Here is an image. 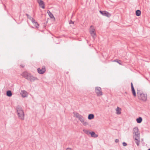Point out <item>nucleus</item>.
Here are the masks:
<instances>
[{
    "label": "nucleus",
    "mask_w": 150,
    "mask_h": 150,
    "mask_svg": "<svg viewBox=\"0 0 150 150\" xmlns=\"http://www.w3.org/2000/svg\"><path fill=\"white\" fill-rule=\"evenodd\" d=\"M16 110L19 119L22 120H24V114L21 107L19 105L17 106L16 107Z\"/></svg>",
    "instance_id": "f257e3e1"
},
{
    "label": "nucleus",
    "mask_w": 150,
    "mask_h": 150,
    "mask_svg": "<svg viewBox=\"0 0 150 150\" xmlns=\"http://www.w3.org/2000/svg\"><path fill=\"white\" fill-rule=\"evenodd\" d=\"M73 114H74V116L78 118L83 125L86 126L88 125V123L84 121V118L82 115L78 112H74Z\"/></svg>",
    "instance_id": "f03ea898"
},
{
    "label": "nucleus",
    "mask_w": 150,
    "mask_h": 150,
    "mask_svg": "<svg viewBox=\"0 0 150 150\" xmlns=\"http://www.w3.org/2000/svg\"><path fill=\"white\" fill-rule=\"evenodd\" d=\"M137 94L138 99L143 101H146L147 99V95L146 94H144L140 92L139 91L137 92Z\"/></svg>",
    "instance_id": "7ed1b4c3"
},
{
    "label": "nucleus",
    "mask_w": 150,
    "mask_h": 150,
    "mask_svg": "<svg viewBox=\"0 0 150 150\" xmlns=\"http://www.w3.org/2000/svg\"><path fill=\"white\" fill-rule=\"evenodd\" d=\"M95 91L98 96H100L103 95L102 89L100 87L98 86L95 87Z\"/></svg>",
    "instance_id": "20e7f679"
},
{
    "label": "nucleus",
    "mask_w": 150,
    "mask_h": 150,
    "mask_svg": "<svg viewBox=\"0 0 150 150\" xmlns=\"http://www.w3.org/2000/svg\"><path fill=\"white\" fill-rule=\"evenodd\" d=\"M133 134H134L133 137H140V133L138 128L137 127H134L133 130Z\"/></svg>",
    "instance_id": "39448f33"
},
{
    "label": "nucleus",
    "mask_w": 150,
    "mask_h": 150,
    "mask_svg": "<svg viewBox=\"0 0 150 150\" xmlns=\"http://www.w3.org/2000/svg\"><path fill=\"white\" fill-rule=\"evenodd\" d=\"M45 67L43 66L41 69L40 68H38L37 69V71L38 73L40 74H43L46 71Z\"/></svg>",
    "instance_id": "423d86ee"
},
{
    "label": "nucleus",
    "mask_w": 150,
    "mask_h": 150,
    "mask_svg": "<svg viewBox=\"0 0 150 150\" xmlns=\"http://www.w3.org/2000/svg\"><path fill=\"white\" fill-rule=\"evenodd\" d=\"M30 74H31L28 73L26 71H25L22 73L21 74V75L23 77L28 80V79H29L28 78L29 77V76L30 75Z\"/></svg>",
    "instance_id": "0eeeda50"
},
{
    "label": "nucleus",
    "mask_w": 150,
    "mask_h": 150,
    "mask_svg": "<svg viewBox=\"0 0 150 150\" xmlns=\"http://www.w3.org/2000/svg\"><path fill=\"white\" fill-rule=\"evenodd\" d=\"M29 79L28 80L30 81L31 82H34L35 80H38L37 78L33 76L31 74L29 77Z\"/></svg>",
    "instance_id": "6e6552de"
},
{
    "label": "nucleus",
    "mask_w": 150,
    "mask_h": 150,
    "mask_svg": "<svg viewBox=\"0 0 150 150\" xmlns=\"http://www.w3.org/2000/svg\"><path fill=\"white\" fill-rule=\"evenodd\" d=\"M37 1L39 4V6L42 8L44 9L45 8V4L43 1L42 0H37Z\"/></svg>",
    "instance_id": "1a4fd4ad"
},
{
    "label": "nucleus",
    "mask_w": 150,
    "mask_h": 150,
    "mask_svg": "<svg viewBox=\"0 0 150 150\" xmlns=\"http://www.w3.org/2000/svg\"><path fill=\"white\" fill-rule=\"evenodd\" d=\"M133 138L135 140V143L137 146H139V143L140 142V141L139 139H140V137H133Z\"/></svg>",
    "instance_id": "9d476101"
},
{
    "label": "nucleus",
    "mask_w": 150,
    "mask_h": 150,
    "mask_svg": "<svg viewBox=\"0 0 150 150\" xmlns=\"http://www.w3.org/2000/svg\"><path fill=\"white\" fill-rule=\"evenodd\" d=\"M21 94L23 97H25L27 96V92L25 91H22Z\"/></svg>",
    "instance_id": "9b49d317"
},
{
    "label": "nucleus",
    "mask_w": 150,
    "mask_h": 150,
    "mask_svg": "<svg viewBox=\"0 0 150 150\" xmlns=\"http://www.w3.org/2000/svg\"><path fill=\"white\" fill-rule=\"evenodd\" d=\"M90 134L91 135V137L93 138H96L98 136V135L96 134L95 132L93 131L91 132Z\"/></svg>",
    "instance_id": "f8f14e48"
},
{
    "label": "nucleus",
    "mask_w": 150,
    "mask_h": 150,
    "mask_svg": "<svg viewBox=\"0 0 150 150\" xmlns=\"http://www.w3.org/2000/svg\"><path fill=\"white\" fill-rule=\"evenodd\" d=\"M90 32L91 35L94 38V35H95L96 34L95 29H92L90 30Z\"/></svg>",
    "instance_id": "ddd939ff"
},
{
    "label": "nucleus",
    "mask_w": 150,
    "mask_h": 150,
    "mask_svg": "<svg viewBox=\"0 0 150 150\" xmlns=\"http://www.w3.org/2000/svg\"><path fill=\"white\" fill-rule=\"evenodd\" d=\"M104 16L108 17H109L111 16V14L109 13L108 12L104 11Z\"/></svg>",
    "instance_id": "4468645a"
},
{
    "label": "nucleus",
    "mask_w": 150,
    "mask_h": 150,
    "mask_svg": "<svg viewBox=\"0 0 150 150\" xmlns=\"http://www.w3.org/2000/svg\"><path fill=\"white\" fill-rule=\"evenodd\" d=\"M6 94L8 96L10 97L12 96V94L11 91L8 90L6 91Z\"/></svg>",
    "instance_id": "2eb2a0df"
},
{
    "label": "nucleus",
    "mask_w": 150,
    "mask_h": 150,
    "mask_svg": "<svg viewBox=\"0 0 150 150\" xmlns=\"http://www.w3.org/2000/svg\"><path fill=\"white\" fill-rule=\"evenodd\" d=\"M94 115L93 114H89L88 116V119L89 120H92L94 118Z\"/></svg>",
    "instance_id": "dca6fc26"
},
{
    "label": "nucleus",
    "mask_w": 150,
    "mask_h": 150,
    "mask_svg": "<svg viewBox=\"0 0 150 150\" xmlns=\"http://www.w3.org/2000/svg\"><path fill=\"white\" fill-rule=\"evenodd\" d=\"M47 13L48 14V15L51 18H54V19H55L53 14L49 10H48L47 11Z\"/></svg>",
    "instance_id": "f3484780"
},
{
    "label": "nucleus",
    "mask_w": 150,
    "mask_h": 150,
    "mask_svg": "<svg viewBox=\"0 0 150 150\" xmlns=\"http://www.w3.org/2000/svg\"><path fill=\"white\" fill-rule=\"evenodd\" d=\"M135 14L137 16H140L141 14V11L139 10H137L136 11Z\"/></svg>",
    "instance_id": "a211bd4d"
},
{
    "label": "nucleus",
    "mask_w": 150,
    "mask_h": 150,
    "mask_svg": "<svg viewBox=\"0 0 150 150\" xmlns=\"http://www.w3.org/2000/svg\"><path fill=\"white\" fill-rule=\"evenodd\" d=\"M136 121L138 123H140L142 122V117H139L136 119Z\"/></svg>",
    "instance_id": "6ab92c4d"
},
{
    "label": "nucleus",
    "mask_w": 150,
    "mask_h": 150,
    "mask_svg": "<svg viewBox=\"0 0 150 150\" xmlns=\"http://www.w3.org/2000/svg\"><path fill=\"white\" fill-rule=\"evenodd\" d=\"M83 132L87 134V135H89L90 134L91 132H89V130L86 129H83Z\"/></svg>",
    "instance_id": "aec40b11"
},
{
    "label": "nucleus",
    "mask_w": 150,
    "mask_h": 150,
    "mask_svg": "<svg viewBox=\"0 0 150 150\" xmlns=\"http://www.w3.org/2000/svg\"><path fill=\"white\" fill-rule=\"evenodd\" d=\"M131 90L133 96L135 97L136 96V94L134 88H131Z\"/></svg>",
    "instance_id": "412c9836"
},
{
    "label": "nucleus",
    "mask_w": 150,
    "mask_h": 150,
    "mask_svg": "<svg viewBox=\"0 0 150 150\" xmlns=\"http://www.w3.org/2000/svg\"><path fill=\"white\" fill-rule=\"evenodd\" d=\"M34 24L35 25V26L36 27V28H38V27H39V24H38V22H35L34 23Z\"/></svg>",
    "instance_id": "4be33fe9"
},
{
    "label": "nucleus",
    "mask_w": 150,
    "mask_h": 150,
    "mask_svg": "<svg viewBox=\"0 0 150 150\" xmlns=\"http://www.w3.org/2000/svg\"><path fill=\"white\" fill-rule=\"evenodd\" d=\"M30 20L31 21L32 23H33V24H34L36 21H35V20L32 17L31 18V19Z\"/></svg>",
    "instance_id": "5701e85b"
},
{
    "label": "nucleus",
    "mask_w": 150,
    "mask_h": 150,
    "mask_svg": "<svg viewBox=\"0 0 150 150\" xmlns=\"http://www.w3.org/2000/svg\"><path fill=\"white\" fill-rule=\"evenodd\" d=\"M30 20L31 21L32 23H33V24H34L36 21H35V20L32 17L31 18V19Z\"/></svg>",
    "instance_id": "b1692460"
},
{
    "label": "nucleus",
    "mask_w": 150,
    "mask_h": 150,
    "mask_svg": "<svg viewBox=\"0 0 150 150\" xmlns=\"http://www.w3.org/2000/svg\"><path fill=\"white\" fill-rule=\"evenodd\" d=\"M26 16H27V17L28 18H29V19H30V20L31 19V18H32V17H31L28 14L26 13Z\"/></svg>",
    "instance_id": "393cba45"
},
{
    "label": "nucleus",
    "mask_w": 150,
    "mask_h": 150,
    "mask_svg": "<svg viewBox=\"0 0 150 150\" xmlns=\"http://www.w3.org/2000/svg\"><path fill=\"white\" fill-rule=\"evenodd\" d=\"M115 62H117V63H118V64H121L120 63V60H118V59H116L115 60Z\"/></svg>",
    "instance_id": "a878e982"
},
{
    "label": "nucleus",
    "mask_w": 150,
    "mask_h": 150,
    "mask_svg": "<svg viewBox=\"0 0 150 150\" xmlns=\"http://www.w3.org/2000/svg\"><path fill=\"white\" fill-rule=\"evenodd\" d=\"M99 12L100 14H101L103 15L104 16V11H100Z\"/></svg>",
    "instance_id": "bb28decb"
},
{
    "label": "nucleus",
    "mask_w": 150,
    "mask_h": 150,
    "mask_svg": "<svg viewBox=\"0 0 150 150\" xmlns=\"http://www.w3.org/2000/svg\"><path fill=\"white\" fill-rule=\"evenodd\" d=\"M122 144H123V146H126L127 145V144L126 142H123L122 143Z\"/></svg>",
    "instance_id": "cd10ccee"
},
{
    "label": "nucleus",
    "mask_w": 150,
    "mask_h": 150,
    "mask_svg": "<svg viewBox=\"0 0 150 150\" xmlns=\"http://www.w3.org/2000/svg\"><path fill=\"white\" fill-rule=\"evenodd\" d=\"M117 114L118 115H120L121 113L120 111H117Z\"/></svg>",
    "instance_id": "c85d7f7f"
},
{
    "label": "nucleus",
    "mask_w": 150,
    "mask_h": 150,
    "mask_svg": "<svg viewBox=\"0 0 150 150\" xmlns=\"http://www.w3.org/2000/svg\"><path fill=\"white\" fill-rule=\"evenodd\" d=\"M131 88H134V86H133V84L131 82Z\"/></svg>",
    "instance_id": "c756f323"
},
{
    "label": "nucleus",
    "mask_w": 150,
    "mask_h": 150,
    "mask_svg": "<svg viewBox=\"0 0 150 150\" xmlns=\"http://www.w3.org/2000/svg\"><path fill=\"white\" fill-rule=\"evenodd\" d=\"M20 66L23 68L24 67V65L23 64H21L20 65Z\"/></svg>",
    "instance_id": "7c9ffc66"
},
{
    "label": "nucleus",
    "mask_w": 150,
    "mask_h": 150,
    "mask_svg": "<svg viewBox=\"0 0 150 150\" xmlns=\"http://www.w3.org/2000/svg\"><path fill=\"white\" fill-rule=\"evenodd\" d=\"M119 142V139H116L115 140V142H116V143H118V142Z\"/></svg>",
    "instance_id": "2f4dec72"
},
{
    "label": "nucleus",
    "mask_w": 150,
    "mask_h": 150,
    "mask_svg": "<svg viewBox=\"0 0 150 150\" xmlns=\"http://www.w3.org/2000/svg\"><path fill=\"white\" fill-rule=\"evenodd\" d=\"M74 22L72 21H71L70 22H69V24H74Z\"/></svg>",
    "instance_id": "473e14b6"
},
{
    "label": "nucleus",
    "mask_w": 150,
    "mask_h": 150,
    "mask_svg": "<svg viewBox=\"0 0 150 150\" xmlns=\"http://www.w3.org/2000/svg\"><path fill=\"white\" fill-rule=\"evenodd\" d=\"M66 150H71V149L70 148H67Z\"/></svg>",
    "instance_id": "72a5a7b5"
},
{
    "label": "nucleus",
    "mask_w": 150,
    "mask_h": 150,
    "mask_svg": "<svg viewBox=\"0 0 150 150\" xmlns=\"http://www.w3.org/2000/svg\"><path fill=\"white\" fill-rule=\"evenodd\" d=\"M117 108L119 109V110H121V109L120 108H119L118 107H117Z\"/></svg>",
    "instance_id": "f704fd0d"
},
{
    "label": "nucleus",
    "mask_w": 150,
    "mask_h": 150,
    "mask_svg": "<svg viewBox=\"0 0 150 150\" xmlns=\"http://www.w3.org/2000/svg\"><path fill=\"white\" fill-rule=\"evenodd\" d=\"M93 26L92 25H91V26H90V28H91L92 27H93Z\"/></svg>",
    "instance_id": "c9c22d12"
},
{
    "label": "nucleus",
    "mask_w": 150,
    "mask_h": 150,
    "mask_svg": "<svg viewBox=\"0 0 150 150\" xmlns=\"http://www.w3.org/2000/svg\"><path fill=\"white\" fill-rule=\"evenodd\" d=\"M148 150H150V149H149Z\"/></svg>",
    "instance_id": "e433bc0d"
}]
</instances>
